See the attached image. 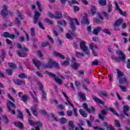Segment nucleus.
I'll use <instances>...</instances> for the list:
<instances>
[{
    "instance_id": "obj_11",
    "label": "nucleus",
    "mask_w": 130,
    "mask_h": 130,
    "mask_svg": "<svg viewBox=\"0 0 130 130\" xmlns=\"http://www.w3.org/2000/svg\"><path fill=\"white\" fill-rule=\"evenodd\" d=\"M99 18H94L93 22L95 24H101V23L103 22V17L101 16L100 14H98Z\"/></svg>"
},
{
    "instance_id": "obj_38",
    "label": "nucleus",
    "mask_w": 130,
    "mask_h": 130,
    "mask_svg": "<svg viewBox=\"0 0 130 130\" xmlns=\"http://www.w3.org/2000/svg\"><path fill=\"white\" fill-rule=\"evenodd\" d=\"M82 50L83 52L85 53V54H90V50H89V48H88V47H87L85 49H83Z\"/></svg>"
},
{
    "instance_id": "obj_19",
    "label": "nucleus",
    "mask_w": 130,
    "mask_h": 130,
    "mask_svg": "<svg viewBox=\"0 0 130 130\" xmlns=\"http://www.w3.org/2000/svg\"><path fill=\"white\" fill-rule=\"evenodd\" d=\"M81 23L82 25L89 24V20L88 19V17L87 16H83Z\"/></svg>"
},
{
    "instance_id": "obj_25",
    "label": "nucleus",
    "mask_w": 130,
    "mask_h": 130,
    "mask_svg": "<svg viewBox=\"0 0 130 130\" xmlns=\"http://www.w3.org/2000/svg\"><path fill=\"white\" fill-rule=\"evenodd\" d=\"M69 126L70 130H73L75 128V125H74V122L73 121H69Z\"/></svg>"
},
{
    "instance_id": "obj_59",
    "label": "nucleus",
    "mask_w": 130,
    "mask_h": 130,
    "mask_svg": "<svg viewBox=\"0 0 130 130\" xmlns=\"http://www.w3.org/2000/svg\"><path fill=\"white\" fill-rule=\"evenodd\" d=\"M102 14L103 15V16H104V17H106V19L108 18V14L106 12H105V11H103L102 12Z\"/></svg>"
},
{
    "instance_id": "obj_16",
    "label": "nucleus",
    "mask_w": 130,
    "mask_h": 130,
    "mask_svg": "<svg viewBox=\"0 0 130 130\" xmlns=\"http://www.w3.org/2000/svg\"><path fill=\"white\" fill-rule=\"evenodd\" d=\"M119 80V85H127V80L126 78L124 77L120 78Z\"/></svg>"
},
{
    "instance_id": "obj_51",
    "label": "nucleus",
    "mask_w": 130,
    "mask_h": 130,
    "mask_svg": "<svg viewBox=\"0 0 130 130\" xmlns=\"http://www.w3.org/2000/svg\"><path fill=\"white\" fill-rule=\"evenodd\" d=\"M115 124L117 126V127H120V123L117 120H115Z\"/></svg>"
},
{
    "instance_id": "obj_29",
    "label": "nucleus",
    "mask_w": 130,
    "mask_h": 130,
    "mask_svg": "<svg viewBox=\"0 0 130 130\" xmlns=\"http://www.w3.org/2000/svg\"><path fill=\"white\" fill-rule=\"evenodd\" d=\"M14 124L16 126L19 127L20 128H23V123L21 122H14Z\"/></svg>"
},
{
    "instance_id": "obj_28",
    "label": "nucleus",
    "mask_w": 130,
    "mask_h": 130,
    "mask_svg": "<svg viewBox=\"0 0 130 130\" xmlns=\"http://www.w3.org/2000/svg\"><path fill=\"white\" fill-rule=\"evenodd\" d=\"M80 48L81 49H82L83 50V49H85L87 46H86V43L85 42H81L80 43Z\"/></svg>"
},
{
    "instance_id": "obj_2",
    "label": "nucleus",
    "mask_w": 130,
    "mask_h": 130,
    "mask_svg": "<svg viewBox=\"0 0 130 130\" xmlns=\"http://www.w3.org/2000/svg\"><path fill=\"white\" fill-rule=\"evenodd\" d=\"M53 66L55 68H58V63L54 62L51 58L48 59V64H45L43 66V69H51Z\"/></svg>"
},
{
    "instance_id": "obj_12",
    "label": "nucleus",
    "mask_w": 130,
    "mask_h": 130,
    "mask_svg": "<svg viewBox=\"0 0 130 130\" xmlns=\"http://www.w3.org/2000/svg\"><path fill=\"white\" fill-rule=\"evenodd\" d=\"M72 67L74 70H77L80 67V64L76 62V59L74 58H73L72 60Z\"/></svg>"
},
{
    "instance_id": "obj_63",
    "label": "nucleus",
    "mask_w": 130,
    "mask_h": 130,
    "mask_svg": "<svg viewBox=\"0 0 130 130\" xmlns=\"http://www.w3.org/2000/svg\"><path fill=\"white\" fill-rule=\"evenodd\" d=\"M75 86L77 87V88H80V87H81V84L79 83V82L78 81H76L75 82Z\"/></svg>"
},
{
    "instance_id": "obj_3",
    "label": "nucleus",
    "mask_w": 130,
    "mask_h": 130,
    "mask_svg": "<svg viewBox=\"0 0 130 130\" xmlns=\"http://www.w3.org/2000/svg\"><path fill=\"white\" fill-rule=\"evenodd\" d=\"M63 96H64L66 97V98L69 99V96H68V95H67V94L66 93L63 92ZM68 99H67V100H66L67 102H65V104L66 105H70V106L71 107H73L74 114V115H75V116H77V115H78V114H77V109L75 108V107H74V105H73V104L70 103V101H69V100H68Z\"/></svg>"
},
{
    "instance_id": "obj_23",
    "label": "nucleus",
    "mask_w": 130,
    "mask_h": 130,
    "mask_svg": "<svg viewBox=\"0 0 130 130\" xmlns=\"http://www.w3.org/2000/svg\"><path fill=\"white\" fill-rule=\"evenodd\" d=\"M29 123L30 125H38V126H42V124L40 122H35L32 120H29Z\"/></svg>"
},
{
    "instance_id": "obj_40",
    "label": "nucleus",
    "mask_w": 130,
    "mask_h": 130,
    "mask_svg": "<svg viewBox=\"0 0 130 130\" xmlns=\"http://www.w3.org/2000/svg\"><path fill=\"white\" fill-rule=\"evenodd\" d=\"M117 79H119V78H121V77H123V73L121 72V71H119V70L117 71Z\"/></svg>"
},
{
    "instance_id": "obj_22",
    "label": "nucleus",
    "mask_w": 130,
    "mask_h": 130,
    "mask_svg": "<svg viewBox=\"0 0 130 130\" xmlns=\"http://www.w3.org/2000/svg\"><path fill=\"white\" fill-rule=\"evenodd\" d=\"M101 30H102L101 27H96L94 28L93 31V34H94V35H98V33H99V32H100Z\"/></svg>"
},
{
    "instance_id": "obj_50",
    "label": "nucleus",
    "mask_w": 130,
    "mask_h": 130,
    "mask_svg": "<svg viewBox=\"0 0 130 130\" xmlns=\"http://www.w3.org/2000/svg\"><path fill=\"white\" fill-rule=\"evenodd\" d=\"M37 5L38 6V8L39 9V10L40 11V12H42V9H41V4H40V2L37 1Z\"/></svg>"
},
{
    "instance_id": "obj_34",
    "label": "nucleus",
    "mask_w": 130,
    "mask_h": 130,
    "mask_svg": "<svg viewBox=\"0 0 130 130\" xmlns=\"http://www.w3.org/2000/svg\"><path fill=\"white\" fill-rule=\"evenodd\" d=\"M93 100H94V101L98 103H100V104H103V103H104V102L101 101V100L96 97H93Z\"/></svg>"
},
{
    "instance_id": "obj_45",
    "label": "nucleus",
    "mask_w": 130,
    "mask_h": 130,
    "mask_svg": "<svg viewBox=\"0 0 130 130\" xmlns=\"http://www.w3.org/2000/svg\"><path fill=\"white\" fill-rule=\"evenodd\" d=\"M30 32H31V36H32V37L35 36V28H34L33 27H31L30 29Z\"/></svg>"
},
{
    "instance_id": "obj_30",
    "label": "nucleus",
    "mask_w": 130,
    "mask_h": 130,
    "mask_svg": "<svg viewBox=\"0 0 130 130\" xmlns=\"http://www.w3.org/2000/svg\"><path fill=\"white\" fill-rule=\"evenodd\" d=\"M33 63L38 68V67H39L40 66V64H41V63H40V61L39 60L36 59H33Z\"/></svg>"
},
{
    "instance_id": "obj_21",
    "label": "nucleus",
    "mask_w": 130,
    "mask_h": 130,
    "mask_svg": "<svg viewBox=\"0 0 130 130\" xmlns=\"http://www.w3.org/2000/svg\"><path fill=\"white\" fill-rule=\"evenodd\" d=\"M129 110V107L127 105H124L123 108V113L125 114L126 116H129V115L126 113V111H128Z\"/></svg>"
},
{
    "instance_id": "obj_26",
    "label": "nucleus",
    "mask_w": 130,
    "mask_h": 130,
    "mask_svg": "<svg viewBox=\"0 0 130 130\" xmlns=\"http://www.w3.org/2000/svg\"><path fill=\"white\" fill-rule=\"evenodd\" d=\"M79 112L81 114V115H82V116H83V117H87V116H88V115L87 114V113H86L85 111H84V110L80 109L79 110Z\"/></svg>"
},
{
    "instance_id": "obj_8",
    "label": "nucleus",
    "mask_w": 130,
    "mask_h": 130,
    "mask_svg": "<svg viewBox=\"0 0 130 130\" xmlns=\"http://www.w3.org/2000/svg\"><path fill=\"white\" fill-rule=\"evenodd\" d=\"M16 14L18 16V17H16L15 19V22L17 25H20V20H23L24 19V17H23V15L21 14V12L19 11H17Z\"/></svg>"
},
{
    "instance_id": "obj_27",
    "label": "nucleus",
    "mask_w": 130,
    "mask_h": 130,
    "mask_svg": "<svg viewBox=\"0 0 130 130\" xmlns=\"http://www.w3.org/2000/svg\"><path fill=\"white\" fill-rule=\"evenodd\" d=\"M70 58L67 59L64 62H61V66H63L64 67H67V66H69L70 64Z\"/></svg>"
},
{
    "instance_id": "obj_18",
    "label": "nucleus",
    "mask_w": 130,
    "mask_h": 130,
    "mask_svg": "<svg viewBox=\"0 0 130 130\" xmlns=\"http://www.w3.org/2000/svg\"><path fill=\"white\" fill-rule=\"evenodd\" d=\"M53 55L54 56H55L56 57H60V58H61L62 59H64L66 58V57L62 54L59 53L57 52H54L53 53Z\"/></svg>"
},
{
    "instance_id": "obj_39",
    "label": "nucleus",
    "mask_w": 130,
    "mask_h": 130,
    "mask_svg": "<svg viewBox=\"0 0 130 130\" xmlns=\"http://www.w3.org/2000/svg\"><path fill=\"white\" fill-rule=\"evenodd\" d=\"M22 101L26 102L28 100V96L26 94H23V96L20 98Z\"/></svg>"
},
{
    "instance_id": "obj_54",
    "label": "nucleus",
    "mask_w": 130,
    "mask_h": 130,
    "mask_svg": "<svg viewBox=\"0 0 130 130\" xmlns=\"http://www.w3.org/2000/svg\"><path fill=\"white\" fill-rule=\"evenodd\" d=\"M47 37L49 39V40H50V41H51V43H54V41H53V39H52V38H51V37H50V35H47Z\"/></svg>"
},
{
    "instance_id": "obj_14",
    "label": "nucleus",
    "mask_w": 130,
    "mask_h": 130,
    "mask_svg": "<svg viewBox=\"0 0 130 130\" xmlns=\"http://www.w3.org/2000/svg\"><path fill=\"white\" fill-rule=\"evenodd\" d=\"M8 7L6 5L3 6V9L1 11V15L3 17H6L8 15Z\"/></svg>"
},
{
    "instance_id": "obj_56",
    "label": "nucleus",
    "mask_w": 130,
    "mask_h": 130,
    "mask_svg": "<svg viewBox=\"0 0 130 130\" xmlns=\"http://www.w3.org/2000/svg\"><path fill=\"white\" fill-rule=\"evenodd\" d=\"M79 122L80 123H78V125H79V127H82V125H84V121L80 120Z\"/></svg>"
},
{
    "instance_id": "obj_32",
    "label": "nucleus",
    "mask_w": 130,
    "mask_h": 130,
    "mask_svg": "<svg viewBox=\"0 0 130 130\" xmlns=\"http://www.w3.org/2000/svg\"><path fill=\"white\" fill-rule=\"evenodd\" d=\"M98 3L100 6H106L107 5L106 0H99Z\"/></svg>"
},
{
    "instance_id": "obj_4",
    "label": "nucleus",
    "mask_w": 130,
    "mask_h": 130,
    "mask_svg": "<svg viewBox=\"0 0 130 130\" xmlns=\"http://www.w3.org/2000/svg\"><path fill=\"white\" fill-rule=\"evenodd\" d=\"M68 19L70 22L71 27L72 28V30H73V31H75V30H76V27L75 26V24L74 23H76V25L78 26L80 25V23L78 21V19L76 18L72 19L70 17H69Z\"/></svg>"
},
{
    "instance_id": "obj_5",
    "label": "nucleus",
    "mask_w": 130,
    "mask_h": 130,
    "mask_svg": "<svg viewBox=\"0 0 130 130\" xmlns=\"http://www.w3.org/2000/svg\"><path fill=\"white\" fill-rule=\"evenodd\" d=\"M45 74H46V75H48L50 77H52V78H54L55 81L58 84H59L60 85H61V84H62V80H61V79L56 77V76H55V75H54V74L51 73V72H49L48 71H46Z\"/></svg>"
},
{
    "instance_id": "obj_42",
    "label": "nucleus",
    "mask_w": 130,
    "mask_h": 130,
    "mask_svg": "<svg viewBox=\"0 0 130 130\" xmlns=\"http://www.w3.org/2000/svg\"><path fill=\"white\" fill-rule=\"evenodd\" d=\"M67 121H68L67 120V119H66V118L64 117H62L60 119V122L63 124H64V123H67Z\"/></svg>"
},
{
    "instance_id": "obj_41",
    "label": "nucleus",
    "mask_w": 130,
    "mask_h": 130,
    "mask_svg": "<svg viewBox=\"0 0 130 130\" xmlns=\"http://www.w3.org/2000/svg\"><path fill=\"white\" fill-rule=\"evenodd\" d=\"M76 55L77 57H83V56H84V53H80L79 52H76Z\"/></svg>"
},
{
    "instance_id": "obj_62",
    "label": "nucleus",
    "mask_w": 130,
    "mask_h": 130,
    "mask_svg": "<svg viewBox=\"0 0 130 130\" xmlns=\"http://www.w3.org/2000/svg\"><path fill=\"white\" fill-rule=\"evenodd\" d=\"M103 31L104 33H106L107 34H110V31H109V29H104L103 30Z\"/></svg>"
},
{
    "instance_id": "obj_49",
    "label": "nucleus",
    "mask_w": 130,
    "mask_h": 130,
    "mask_svg": "<svg viewBox=\"0 0 130 130\" xmlns=\"http://www.w3.org/2000/svg\"><path fill=\"white\" fill-rule=\"evenodd\" d=\"M73 9L74 13H77V12H79L80 11V8L78 6H74L73 7Z\"/></svg>"
},
{
    "instance_id": "obj_64",
    "label": "nucleus",
    "mask_w": 130,
    "mask_h": 130,
    "mask_svg": "<svg viewBox=\"0 0 130 130\" xmlns=\"http://www.w3.org/2000/svg\"><path fill=\"white\" fill-rule=\"evenodd\" d=\"M127 68L128 69H130V59H128L127 63Z\"/></svg>"
},
{
    "instance_id": "obj_35",
    "label": "nucleus",
    "mask_w": 130,
    "mask_h": 130,
    "mask_svg": "<svg viewBox=\"0 0 130 130\" xmlns=\"http://www.w3.org/2000/svg\"><path fill=\"white\" fill-rule=\"evenodd\" d=\"M17 113H18V117L19 118H20V119H23V114L22 113V112L20 110H17Z\"/></svg>"
},
{
    "instance_id": "obj_33",
    "label": "nucleus",
    "mask_w": 130,
    "mask_h": 130,
    "mask_svg": "<svg viewBox=\"0 0 130 130\" xmlns=\"http://www.w3.org/2000/svg\"><path fill=\"white\" fill-rule=\"evenodd\" d=\"M79 96L80 97V99H82V100H86V95H85V94L82 92H79Z\"/></svg>"
},
{
    "instance_id": "obj_20",
    "label": "nucleus",
    "mask_w": 130,
    "mask_h": 130,
    "mask_svg": "<svg viewBox=\"0 0 130 130\" xmlns=\"http://www.w3.org/2000/svg\"><path fill=\"white\" fill-rule=\"evenodd\" d=\"M40 16V13L38 12V11L35 12V16H34V23H37V21H38V19L39 17Z\"/></svg>"
},
{
    "instance_id": "obj_13",
    "label": "nucleus",
    "mask_w": 130,
    "mask_h": 130,
    "mask_svg": "<svg viewBox=\"0 0 130 130\" xmlns=\"http://www.w3.org/2000/svg\"><path fill=\"white\" fill-rule=\"evenodd\" d=\"M83 107L84 108V109H85V110H86V111H87V112H89V113H91V112H94V111H95V109L93 107L89 109L88 108V105L86 103L83 104Z\"/></svg>"
},
{
    "instance_id": "obj_47",
    "label": "nucleus",
    "mask_w": 130,
    "mask_h": 130,
    "mask_svg": "<svg viewBox=\"0 0 130 130\" xmlns=\"http://www.w3.org/2000/svg\"><path fill=\"white\" fill-rule=\"evenodd\" d=\"M57 24L59 25H67V22L64 20H59L57 21Z\"/></svg>"
},
{
    "instance_id": "obj_46",
    "label": "nucleus",
    "mask_w": 130,
    "mask_h": 130,
    "mask_svg": "<svg viewBox=\"0 0 130 130\" xmlns=\"http://www.w3.org/2000/svg\"><path fill=\"white\" fill-rule=\"evenodd\" d=\"M119 87L121 89V91L123 92H126V86H122L121 85H119Z\"/></svg>"
},
{
    "instance_id": "obj_9",
    "label": "nucleus",
    "mask_w": 130,
    "mask_h": 130,
    "mask_svg": "<svg viewBox=\"0 0 130 130\" xmlns=\"http://www.w3.org/2000/svg\"><path fill=\"white\" fill-rule=\"evenodd\" d=\"M48 15L50 18H54L55 19H59V18H61L62 17L61 13L58 12H56L55 15L51 12H48Z\"/></svg>"
},
{
    "instance_id": "obj_10",
    "label": "nucleus",
    "mask_w": 130,
    "mask_h": 130,
    "mask_svg": "<svg viewBox=\"0 0 130 130\" xmlns=\"http://www.w3.org/2000/svg\"><path fill=\"white\" fill-rule=\"evenodd\" d=\"M114 4L115 5L116 9V10H117V11H118L119 14H120V15H122V16H124V17H126L127 15L126 12H122V10L120 9V8H119V6H118V4H117V2H116V1H115L114 2Z\"/></svg>"
},
{
    "instance_id": "obj_7",
    "label": "nucleus",
    "mask_w": 130,
    "mask_h": 130,
    "mask_svg": "<svg viewBox=\"0 0 130 130\" xmlns=\"http://www.w3.org/2000/svg\"><path fill=\"white\" fill-rule=\"evenodd\" d=\"M7 105L9 111H10V112H11V113H12L13 114H16V111L15 110H12L11 109V107H13V108H15V104L11 102V101H8Z\"/></svg>"
},
{
    "instance_id": "obj_55",
    "label": "nucleus",
    "mask_w": 130,
    "mask_h": 130,
    "mask_svg": "<svg viewBox=\"0 0 130 130\" xmlns=\"http://www.w3.org/2000/svg\"><path fill=\"white\" fill-rule=\"evenodd\" d=\"M45 21L46 22V23H48V24H53V22H52V21L51 20H49L48 18H46Z\"/></svg>"
},
{
    "instance_id": "obj_60",
    "label": "nucleus",
    "mask_w": 130,
    "mask_h": 130,
    "mask_svg": "<svg viewBox=\"0 0 130 130\" xmlns=\"http://www.w3.org/2000/svg\"><path fill=\"white\" fill-rule=\"evenodd\" d=\"M6 72L7 73V74L9 75V76H12V70H6Z\"/></svg>"
},
{
    "instance_id": "obj_43",
    "label": "nucleus",
    "mask_w": 130,
    "mask_h": 130,
    "mask_svg": "<svg viewBox=\"0 0 130 130\" xmlns=\"http://www.w3.org/2000/svg\"><path fill=\"white\" fill-rule=\"evenodd\" d=\"M8 65L11 69H16L17 68V66L14 63H9Z\"/></svg>"
},
{
    "instance_id": "obj_24",
    "label": "nucleus",
    "mask_w": 130,
    "mask_h": 130,
    "mask_svg": "<svg viewBox=\"0 0 130 130\" xmlns=\"http://www.w3.org/2000/svg\"><path fill=\"white\" fill-rule=\"evenodd\" d=\"M89 47L91 51L98 49V47L92 43L90 44Z\"/></svg>"
},
{
    "instance_id": "obj_31",
    "label": "nucleus",
    "mask_w": 130,
    "mask_h": 130,
    "mask_svg": "<svg viewBox=\"0 0 130 130\" xmlns=\"http://www.w3.org/2000/svg\"><path fill=\"white\" fill-rule=\"evenodd\" d=\"M122 22H123L122 19H119L116 21L115 23L114 24V26H115L116 27H117V26H119V25H120V24H121Z\"/></svg>"
},
{
    "instance_id": "obj_36",
    "label": "nucleus",
    "mask_w": 130,
    "mask_h": 130,
    "mask_svg": "<svg viewBox=\"0 0 130 130\" xmlns=\"http://www.w3.org/2000/svg\"><path fill=\"white\" fill-rule=\"evenodd\" d=\"M90 12L92 15H94V14H96V7H95V6H91Z\"/></svg>"
},
{
    "instance_id": "obj_53",
    "label": "nucleus",
    "mask_w": 130,
    "mask_h": 130,
    "mask_svg": "<svg viewBox=\"0 0 130 130\" xmlns=\"http://www.w3.org/2000/svg\"><path fill=\"white\" fill-rule=\"evenodd\" d=\"M19 78H21L22 79H25L26 78H27V76L25 75V74H21L20 75H18Z\"/></svg>"
},
{
    "instance_id": "obj_44",
    "label": "nucleus",
    "mask_w": 130,
    "mask_h": 130,
    "mask_svg": "<svg viewBox=\"0 0 130 130\" xmlns=\"http://www.w3.org/2000/svg\"><path fill=\"white\" fill-rule=\"evenodd\" d=\"M3 119L4 120V121L6 124H8L9 123V119H8V117L6 115L3 116Z\"/></svg>"
},
{
    "instance_id": "obj_58",
    "label": "nucleus",
    "mask_w": 130,
    "mask_h": 130,
    "mask_svg": "<svg viewBox=\"0 0 130 130\" xmlns=\"http://www.w3.org/2000/svg\"><path fill=\"white\" fill-rule=\"evenodd\" d=\"M98 62H99V61L98 60H95L92 62L91 64L92 66H97Z\"/></svg>"
},
{
    "instance_id": "obj_15",
    "label": "nucleus",
    "mask_w": 130,
    "mask_h": 130,
    "mask_svg": "<svg viewBox=\"0 0 130 130\" xmlns=\"http://www.w3.org/2000/svg\"><path fill=\"white\" fill-rule=\"evenodd\" d=\"M3 37L6 38H10V39H14L16 36L14 35L9 34V32H5L3 34Z\"/></svg>"
},
{
    "instance_id": "obj_1",
    "label": "nucleus",
    "mask_w": 130,
    "mask_h": 130,
    "mask_svg": "<svg viewBox=\"0 0 130 130\" xmlns=\"http://www.w3.org/2000/svg\"><path fill=\"white\" fill-rule=\"evenodd\" d=\"M17 47L18 48L22 49L21 51H17V53L18 55L20 57H25V56H27V52L29 51V49L26 47H22L20 44H17Z\"/></svg>"
},
{
    "instance_id": "obj_17",
    "label": "nucleus",
    "mask_w": 130,
    "mask_h": 130,
    "mask_svg": "<svg viewBox=\"0 0 130 130\" xmlns=\"http://www.w3.org/2000/svg\"><path fill=\"white\" fill-rule=\"evenodd\" d=\"M102 126L106 127V129L115 130L112 125H108V124L105 122L102 124Z\"/></svg>"
},
{
    "instance_id": "obj_57",
    "label": "nucleus",
    "mask_w": 130,
    "mask_h": 130,
    "mask_svg": "<svg viewBox=\"0 0 130 130\" xmlns=\"http://www.w3.org/2000/svg\"><path fill=\"white\" fill-rule=\"evenodd\" d=\"M100 94L101 95V96H102L103 97H107V93H106V92H101L100 93Z\"/></svg>"
},
{
    "instance_id": "obj_52",
    "label": "nucleus",
    "mask_w": 130,
    "mask_h": 130,
    "mask_svg": "<svg viewBox=\"0 0 130 130\" xmlns=\"http://www.w3.org/2000/svg\"><path fill=\"white\" fill-rule=\"evenodd\" d=\"M42 94H43V98L44 100H46V92L42 90Z\"/></svg>"
},
{
    "instance_id": "obj_61",
    "label": "nucleus",
    "mask_w": 130,
    "mask_h": 130,
    "mask_svg": "<svg viewBox=\"0 0 130 130\" xmlns=\"http://www.w3.org/2000/svg\"><path fill=\"white\" fill-rule=\"evenodd\" d=\"M31 110L32 111V113L35 116H37L38 113L36 111V110H34L33 108H31Z\"/></svg>"
},
{
    "instance_id": "obj_6",
    "label": "nucleus",
    "mask_w": 130,
    "mask_h": 130,
    "mask_svg": "<svg viewBox=\"0 0 130 130\" xmlns=\"http://www.w3.org/2000/svg\"><path fill=\"white\" fill-rule=\"evenodd\" d=\"M116 54L119 56V57L118 58H115L114 59H116L118 61H119V60H124V59H125V55H124L122 51L118 50L116 51Z\"/></svg>"
},
{
    "instance_id": "obj_37",
    "label": "nucleus",
    "mask_w": 130,
    "mask_h": 130,
    "mask_svg": "<svg viewBox=\"0 0 130 130\" xmlns=\"http://www.w3.org/2000/svg\"><path fill=\"white\" fill-rule=\"evenodd\" d=\"M108 109L110 110L111 112L114 113L115 115H116V116H118V114H117V112H116V111H115V110H114L113 108H109Z\"/></svg>"
},
{
    "instance_id": "obj_48",
    "label": "nucleus",
    "mask_w": 130,
    "mask_h": 130,
    "mask_svg": "<svg viewBox=\"0 0 130 130\" xmlns=\"http://www.w3.org/2000/svg\"><path fill=\"white\" fill-rule=\"evenodd\" d=\"M15 84H17V85H23V84H25V82L21 81V80H17L16 81H15Z\"/></svg>"
}]
</instances>
